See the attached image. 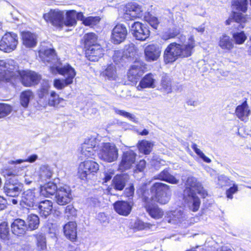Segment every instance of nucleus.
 <instances>
[{
    "label": "nucleus",
    "instance_id": "obj_3",
    "mask_svg": "<svg viewBox=\"0 0 251 251\" xmlns=\"http://www.w3.org/2000/svg\"><path fill=\"white\" fill-rule=\"evenodd\" d=\"M0 174L5 178L3 190L5 194L11 197L18 196L21 191L22 183L19 181L15 169L10 167H5L1 170Z\"/></svg>",
    "mask_w": 251,
    "mask_h": 251
},
{
    "label": "nucleus",
    "instance_id": "obj_18",
    "mask_svg": "<svg viewBox=\"0 0 251 251\" xmlns=\"http://www.w3.org/2000/svg\"><path fill=\"white\" fill-rule=\"evenodd\" d=\"M83 50L86 58L92 62L98 61L104 54V49L100 43Z\"/></svg>",
    "mask_w": 251,
    "mask_h": 251
},
{
    "label": "nucleus",
    "instance_id": "obj_51",
    "mask_svg": "<svg viewBox=\"0 0 251 251\" xmlns=\"http://www.w3.org/2000/svg\"><path fill=\"white\" fill-rule=\"evenodd\" d=\"M189 198H191L192 200L190 209L194 212L198 211L201 204L200 199L196 195V193L189 195Z\"/></svg>",
    "mask_w": 251,
    "mask_h": 251
},
{
    "label": "nucleus",
    "instance_id": "obj_11",
    "mask_svg": "<svg viewBox=\"0 0 251 251\" xmlns=\"http://www.w3.org/2000/svg\"><path fill=\"white\" fill-rule=\"evenodd\" d=\"M147 71V64L142 60L136 59L128 70L127 78L132 82H136Z\"/></svg>",
    "mask_w": 251,
    "mask_h": 251
},
{
    "label": "nucleus",
    "instance_id": "obj_62",
    "mask_svg": "<svg viewBox=\"0 0 251 251\" xmlns=\"http://www.w3.org/2000/svg\"><path fill=\"white\" fill-rule=\"evenodd\" d=\"M165 161L159 158L153 159L151 161V165L156 169L160 168L164 165Z\"/></svg>",
    "mask_w": 251,
    "mask_h": 251
},
{
    "label": "nucleus",
    "instance_id": "obj_4",
    "mask_svg": "<svg viewBox=\"0 0 251 251\" xmlns=\"http://www.w3.org/2000/svg\"><path fill=\"white\" fill-rule=\"evenodd\" d=\"M50 71L52 74H58L65 77L64 79L56 78L53 80V86L57 90H62L66 86L72 84L76 75L75 69L69 64H67L61 67L51 66Z\"/></svg>",
    "mask_w": 251,
    "mask_h": 251
},
{
    "label": "nucleus",
    "instance_id": "obj_30",
    "mask_svg": "<svg viewBox=\"0 0 251 251\" xmlns=\"http://www.w3.org/2000/svg\"><path fill=\"white\" fill-rule=\"evenodd\" d=\"M35 189H28L22 194V202L29 207L34 206L36 199Z\"/></svg>",
    "mask_w": 251,
    "mask_h": 251
},
{
    "label": "nucleus",
    "instance_id": "obj_45",
    "mask_svg": "<svg viewBox=\"0 0 251 251\" xmlns=\"http://www.w3.org/2000/svg\"><path fill=\"white\" fill-rule=\"evenodd\" d=\"M64 25L73 26L76 25V11L75 10H67L66 12V18L64 20Z\"/></svg>",
    "mask_w": 251,
    "mask_h": 251
},
{
    "label": "nucleus",
    "instance_id": "obj_57",
    "mask_svg": "<svg viewBox=\"0 0 251 251\" xmlns=\"http://www.w3.org/2000/svg\"><path fill=\"white\" fill-rule=\"evenodd\" d=\"M192 149L201 158L202 160L206 162L209 163L211 162V160L208 157L205 155L202 151L197 148V145L195 143H193L191 146Z\"/></svg>",
    "mask_w": 251,
    "mask_h": 251
},
{
    "label": "nucleus",
    "instance_id": "obj_39",
    "mask_svg": "<svg viewBox=\"0 0 251 251\" xmlns=\"http://www.w3.org/2000/svg\"><path fill=\"white\" fill-rule=\"evenodd\" d=\"M38 209L41 216L47 217L52 211V202L50 200L43 201L39 203Z\"/></svg>",
    "mask_w": 251,
    "mask_h": 251
},
{
    "label": "nucleus",
    "instance_id": "obj_61",
    "mask_svg": "<svg viewBox=\"0 0 251 251\" xmlns=\"http://www.w3.org/2000/svg\"><path fill=\"white\" fill-rule=\"evenodd\" d=\"M45 228L49 234H55L57 230V226L53 223H49L47 224Z\"/></svg>",
    "mask_w": 251,
    "mask_h": 251
},
{
    "label": "nucleus",
    "instance_id": "obj_32",
    "mask_svg": "<svg viewBox=\"0 0 251 251\" xmlns=\"http://www.w3.org/2000/svg\"><path fill=\"white\" fill-rule=\"evenodd\" d=\"M151 192V189H149L147 184L145 183L141 185L136 191L138 196L141 199L144 204L153 201L151 200V197L150 198Z\"/></svg>",
    "mask_w": 251,
    "mask_h": 251
},
{
    "label": "nucleus",
    "instance_id": "obj_8",
    "mask_svg": "<svg viewBox=\"0 0 251 251\" xmlns=\"http://www.w3.org/2000/svg\"><path fill=\"white\" fill-rule=\"evenodd\" d=\"M185 189L183 191L182 198L186 202H188L189 195L196 193L193 190L195 188L198 194L201 195L202 198H205L208 196L207 192L205 191L201 183L198 182L196 178L194 177H189L186 181Z\"/></svg>",
    "mask_w": 251,
    "mask_h": 251
},
{
    "label": "nucleus",
    "instance_id": "obj_42",
    "mask_svg": "<svg viewBox=\"0 0 251 251\" xmlns=\"http://www.w3.org/2000/svg\"><path fill=\"white\" fill-rule=\"evenodd\" d=\"M38 250L43 251L47 249V241L45 234L38 232L33 235Z\"/></svg>",
    "mask_w": 251,
    "mask_h": 251
},
{
    "label": "nucleus",
    "instance_id": "obj_63",
    "mask_svg": "<svg viewBox=\"0 0 251 251\" xmlns=\"http://www.w3.org/2000/svg\"><path fill=\"white\" fill-rule=\"evenodd\" d=\"M116 113L118 115L127 118L129 120H132L134 118V117L131 114L123 110H116Z\"/></svg>",
    "mask_w": 251,
    "mask_h": 251
},
{
    "label": "nucleus",
    "instance_id": "obj_12",
    "mask_svg": "<svg viewBox=\"0 0 251 251\" xmlns=\"http://www.w3.org/2000/svg\"><path fill=\"white\" fill-rule=\"evenodd\" d=\"M64 12L58 9H50L43 14V18L57 28L62 29L64 26Z\"/></svg>",
    "mask_w": 251,
    "mask_h": 251
},
{
    "label": "nucleus",
    "instance_id": "obj_43",
    "mask_svg": "<svg viewBox=\"0 0 251 251\" xmlns=\"http://www.w3.org/2000/svg\"><path fill=\"white\" fill-rule=\"evenodd\" d=\"M34 94L30 89H27L21 92L20 96L21 105L24 108L28 107L30 100L33 98Z\"/></svg>",
    "mask_w": 251,
    "mask_h": 251
},
{
    "label": "nucleus",
    "instance_id": "obj_17",
    "mask_svg": "<svg viewBox=\"0 0 251 251\" xmlns=\"http://www.w3.org/2000/svg\"><path fill=\"white\" fill-rule=\"evenodd\" d=\"M161 53V47L156 44H149L144 49L145 58L148 62L156 61Z\"/></svg>",
    "mask_w": 251,
    "mask_h": 251
},
{
    "label": "nucleus",
    "instance_id": "obj_53",
    "mask_svg": "<svg viewBox=\"0 0 251 251\" xmlns=\"http://www.w3.org/2000/svg\"><path fill=\"white\" fill-rule=\"evenodd\" d=\"M12 111V106L5 103H0V119L7 116Z\"/></svg>",
    "mask_w": 251,
    "mask_h": 251
},
{
    "label": "nucleus",
    "instance_id": "obj_22",
    "mask_svg": "<svg viewBox=\"0 0 251 251\" xmlns=\"http://www.w3.org/2000/svg\"><path fill=\"white\" fill-rule=\"evenodd\" d=\"M80 42L83 47V50H85L99 44L98 36L93 32L86 33L84 34Z\"/></svg>",
    "mask_w": 251,
    "mask_h": 251
},
{
    "label": "nucleus",
    "instance_id": "obj_56",
    "mask_svg": "<svg viewBox=\"0 0 251 251\" xmlns=\"http://www.w3.org/2000/svg\"><path fill=\"white\" fill-rule=\"evenodd\" d=\"M64 213L67 217L68 219L75 218L77 216L76 210L72 204H69L66 206Z\"/></svg>",
    "mask_w": 251,
    "mask_h": 251
},
{
    "label": "nucleus",
    "instance_id": "obj_16",
    "mask_svg": "<svg viewBox=\"0 0 251 251\" xmlns=\"http://www.w3.org/2000/svg\"><path fill=\"white\" fill-rule=\"evenodd\" d=\"M127 35V30L126 26L122 24H117L113 28L111 35V40L114 44H120L123 42Z\"/></svg>",
    "mask_w": 251,
    "mask_h": 251
},
{
    "label": "nucleus",
    "instance_id": "obj_54",
    "mask_svg": "<svg viewBox=\"0 0 251 251\" xmlns=\"http://www.w3.org/2000/svg\"><path fill=\"white\" fill-rule=\"evenodd\" d=\"M100 21L99 16H89L86 18L84 22V25L93 27L99 24Z\"/></svg>",
    "mask_w": 251,
    "mask_h": 251
},
{
    "label": "nucleus",
    "instance_id": "obj_50",
    "mask_svg": "<svg viewBox=\"0 0 251 251\" xmlns=\"http://www.w3.org/2000/svg\"><path fill=\"white\" fill-rule=\"evenodd\" d=\"M232 182H233V181L231 180L229 177L225 175H221L217 178V184L219 188H223L230 186Z\"/></svg>",
    "mask_w": 251,
    "mask_h": 251
},
{
    "label": "nucleus",
    "instance_id": "obj_7",
    "mask_svg": "<svg viewBox=\"0 0 251 251\" xmlns=\"http://www.w3.org/2000/svg\"><path fill=\"white\" fill-rule=\"evenodd\" d=\"M170 186L162 183L155 182L151 188V191L153 194L151 200L156 201L161 204H166L170 200L167 192L170 190Z\"/></svg>",
    "mask_w": 251,
    "mask_h": 251
},
{
    "label": "nucleus",
    "instance_id": "obj_38",
    "mask_svg": "<svg viewBox=\"0 0 251 251\" xmlns=\"http://www.w3.org/2000/svg\"><path fill=\"white\" fill-rule=\"evenodd\" d=\"M101 74L109 80H115L118 77L117 69L115 65L112 63L108 64Z\"/></svg>",
    "mask_w": 251,
    "mask_h": 251
},
{
    "label": "nucleus",
    "instance_id": "obj_29",
    "mask_svg": "<svg viewBox=\"0 0 251 251\" xmlns=\"http://www.w3.org/2000/svg\"><path fill=\"white\" fill-rule=\"evenodd\" d=\"M58 189L55 183L50 181L40 187V193L43 196L49 198L56 194Z\"/></svg>",
    "mask_w": 251,
    "mask_h": 251
},
{
    "label": "nucleus",
    "instance_id": "obj_21",
    "mask_svg": "<svg viewBox=\"0 0 251 251\" xmlns=\"http://www.w3.org/2000/svg\"><path fill=\"white\" fill-rule=\"evenodd\" d=\"M115 211L119 215L127 216L131 212L132 206L130 202L125 201H117L113 204Z\"/></svg>",
    "mask_w": 251,
    "mask_h": 251
},
{
    "label": "nucleus",
    "instance_id": "obj_2",
    "mask_svg": "<svg viewBox=\"0 0 251 251\" xmlns=\"http://www.w3.org/2000/svg\"><path fill=\"white\" fill-rule=\"evenodd\" d=\"M196 43L193 35L190 36L188 42L181 44L173 42L166 47L163 53V59L165 63H173L178 58H188L194 52Z\"/></svg>",
    "mask_w": 251,
    "mask_h": 251
},
{
    "label": "nucleus",
    "instance_id": "obj_19",
    "mask_svg": "<svg viewBox=\"0 0 251 251\" xmlns=\"http://www.w3.org/2000/svg\"><path fill=\"white\" fill-rule=\"evenodd\" d=\"M126 175L116 174L113 178L110 185L106 188L107 193L111 194L113 188L116 191H122L126 186Z\"/></svg>",
    "mask_w": 251,
    "mask_h": 251
},
{
    "label": "nucleus",
    "instance_id": "obj_9",
    "mask_svg": "<svg viewBox=\"0 0 251 251\" xmlns=\"http://www.w3.org/2000/svg\"><path fill=\"white\" fill-rule=\"evenodd\" d=\"M99 156L101 160L105 162H112L118 157V150L113 143H103L99 153Z\"/></svg>",
    "mask_w": 251,
    "mask_h": 251
},
{
    "label": "nucleus",
    "instance_id": "obj_23",
    "mask_svg": "<svg viewBox=\"0 0 251 251\" xmlns=\"http://www.w3.org/2000/svg\"><path fill=\"white\" fill-rule=\"evenodd\" d=\"M63 230L66 238L72 242L77 239V225L75 222L69 221L63 226Z\"/></svg>",
    "mask_w": 251,
    "mask_h": 251
},
{
    "label": "nucleus",
    "instance_id": "obj_47",
    "mask_svg": "<svg viewBox=\"0 0 251 251\" xmlns=\"http://www.w3.org/2000/svg\"><path fill=\"white\" fill-rule=\"evenodd\" d=\"M112 59L116 65L123 66L127 62H128L124 55L123 51L121 50H115L112 56Z\"/></svg>",
    "mask_w": 251,
    "mask_h": 251
},
{
    "label": "nucleus",
    "instance_id": "obj_49",
    "mask_svg": "<svg viewBox=\"0 0 251 251\" xmlns=\"http://www.w3.org/2000/svg\"><path fill=\"white\" fill-rule=\"evenodd\" d=\"M27 227L33 230L37 229L39 225L40 221L38 216L35 214H30L27 218Z\"/></svg>",
    "mask_w": 251,
    "mask_h": 251
},
{
    "label": "nucleus",
    "instance_id": "obj_64",
    "mask_svg": "<svg viewBox=\"0 0 251 251\" xmlns=\"http://www.w3.org/2000/svg\"><path fill=\"white\" fill-rule=\"evenodd\" d=\"M41 175L42 176L44 177L45 179H50L51 178V177L52 176V173L51 172V171L50 170L48 169L47 168H46V169H43L41 171Z\"/></svg>",
    "mask_w": 251,
    "mask_h": 251
},
{
    "label": "nucleus",
    "instance_id": "obj_48",
    "mask_svg": "<svg viewBox=\"0 0 251 251\" xmlns=\"http://www.w3.org/2000/svg\"><path fill=\"white\" fill-rule=\"evenodd\" d=\"M180 34V31L176 28H169L162 33L161 38L164 41L175 39Z\"/></svg>",
    "mask_w": 251,
    "mask_h": 251
},
{
    "label": "nucleus",
    "instance_id": "obj_31",
    "mask_svg": "<svg viewBox=\"0 0 251 251\" xmlns=\"http://www.w3.org/2000/svg\"><path fill=\"white\" fill-rule=\"evenodd\" d=\"M21 38L23 45L27 48H33L36 46V37L34 34L29 31L22 32Z\"/></svg>",
    "mask_w": 251,
    "mask_h": 251
},
{
    "label": "nucleus",
    "instance_id": "obj_33",
    "mask_svg": "<svg viewBox=\"0 0 251 251\" xmlns=\"http://www.w3.org/2000/svg\"><path fill=\"white\" fill-rule=\"evenodd\" d=\"M219 46L226 52H230L234 48V45L230 37L224 34L219 38Z\"/></svg>",
    "mask_w": 251,
    "mask_h": 251
},
{
    "label": "nucleus",
    "instance_id": "obj_24",
    "mask_svg": "<svg viewBox=\"0 0 251 251\" xmlns=\"http://www.w3.org/2000/svg\"><path fill=\"white\" fill-rule=\"evenodd\" d=\"M96 142L94 140L88 139L82 145L81 147V154L84 157L89 158H93L96 152Z\"/></svg>",
    "mask_w": 251,
    "mask_h": 251
},
{
    "label": "nucleus",
    "instance_id": "obj_46",
    "mask_svg": "<svg viewBox=\"0 0 251 251\" xmlns=\"http://www.w3.org/2000/svg\"><path fill=\"white\" fill-rule=\"evenodd\" d=\"M10 233L7 221H2L0 223V239L3 241L9 240Z\"/></svg>",
    "mask_w": 251,
    "mask_h": 251
},
{
    "label": "nucleus",
    "instance_id": "obj_6",
    "mask_svg": "<svg viewBox=\"0 0 251 251\" xmlns=\"http://www.w3.org/2000/svg\"><path fill=\"white\" fill-rule=\"evenodd\" d=\"M99 170L100 165L97 162L87 158L79 164L77 175L81 180L87 181L92 177L96 176Z\"/></svg>",
    "mask_w": 251,
    "mask_h": 251
},
{
    "label": "nucleus",
    "instance_id": "obj_13",
    "mask_svg": "<svg viewBox=\"0 0 251 251\" xmlns=\"http://www.w3.org/2000/svg\"><path fill=\"white\" fill-rule=\"evenodd\" d=\"M130 30L132 34L137 40L144 41L150 36L149 27L140 22H134L131 25Z\"/></svg>",
    "mask_w": 251,
    "mask_h": 251
},
{
    "label": "nucleus",
    "instance_id": "obj_28",
    "mask_svg": "<svg viewBox=\"0 0 251 251\" xmlns=\"http://www.w3.org/2000/svg\"><path fill=\"white\" fill-rule=\"evenodd\" d=\"M155 79L154 78L153 75L149 73L146 74L140 80L137 89L141 90L145 88H154L155 87Z\"/></svg>",
    "mask_w": 251,
    "mask_h": 251
},
{
    "label": "nucleus",
    "instance_id": "obj_27",
    "mask_svg": "<svg viewBox=\"0 0 251 251\" xmlns=\"http://www.w3.org/2000/svg\"><path fill=\"white\" fill-rule=\"evenodd\" d=\"M155 179L164 181L172 184H176L179 180L170 173V168H165L154 176Z\"/></svg>",
    "mask_w": 251,
    "mask_h": 251
},
{
    "label": "nucleus",
    "instance_id": "obj_60",
    "mask_svg": "<svg viewBox=\"0 0 251 251\" xmlns=\"http://www.w3.org/2000/svg\"><path fill=\"white\" fill-rule=\"evenodd\" d=\"M146 167V161L144 159H141L136 164L134 172L135 173L142 172L144 171Z\"/></svg>",
    "mask_w": 251,
    "mask_h": 251
},
{
    "label": "nucleus",
    "instance_id": "obj_55",
    "mask_svg": "<svg viewBox=\"0 0 251 251\" xmlns=\"http://www.w3.org/2000/svg\"><path fill=\"white\" fill-rule=\"evenodd\" d=\"M37 95L39 99L43 100L45 102V101L49 97V86H42L37 91Z\"/></svg>",
    "mask_w": 251,
    "mask_h": 251
},
{
    "label": "nucleus",
    "instance_id": "obj_58",
    "mask_svg": "<svg viewBox=\"0 0 251 251\" xmlns=\"http://www.w3.org/2000/svg\"><path fill=\"white\" fill-rule=\"evenodd\" d=\"M231 185L226 191V197L229 199H232L233 195L238 191V186L237 184L232 182Z\"/></svg>",
    "mask_w": 251,
    "mask_h": 251
},
{
    "label": "nucleus",
    "instance_id": "obj_36",
    "mask_svg": "<svg viewBox=\"0 0 251 251\" xmlns=\"http://www.w3.org/2000/svg\"><path fill=\"white\" fill-rule=\"evenodd\" d=\"M238 25H233L232 26L233 33L232 37L235 43L238 45L243 44L246 40L247 37L244 31H240L243 28H238Z\"/></svg>",
    "mask_w": 251,
    "mask_h": 251
},
{
    "label": "nucleus",
    "instance_id": "obj_25",
    "mask_svg": "<svg viewBox=\"0 0 251 251\" xmlns=\"http://www.w3.org/2000/svg\"><path fill=\"white\" fill-rule=\"evenodd\" d=\"M11 231L15 235L21 236L25 234L27 225L24 220L17 218L11 224Z\"/></svg>",
    "mask_w": 251,
    "mask_h": 251
},
{
    "label": "nucleus",
    "instance_id": "obj_10",
    "mask_svg": "<svg viewBox=\"0 0 251 251\" xmlns=\"http://www.w3.org/2000/svg\"><path fill=\"white\" fill-rule=\"evenodd\" d=\"M18 44V35L12 32H6L0 40V50L9 53L15 50Z\"/></svg>",
    "mask_w": 251,
    "mask_h": 251
},
{
    "label": "nucleus",
    "instance_id": "obj_34",
    "mask_svg": "<svg viewBox=\"0 0 251 251\" xmlns=\"http://www.w3.org/2000/svg\"><path fill=\"white\" fill-rule=\"evenodd\" d=\"M123 52L128 62H130L138 55V49L134 44L130 43L125 46Z\"/></svg>",
    "mask_w": 251,
    "mask_h": 251
},
{
    "label": "nucleus",
    "instance_id": "obj_20",
    "mask_svg": "<svg viewBox=\"0 0 251 251\" xmlns=\"http://www.w3.org/2000/svg\"><path fill=\"white\" fill-rule=\"evenodd\" d=\"M56 201L60 205H65L72 200L71 190L68 187H60L55 195Z\"/></svg>",
    "mask_w": 251,
    "mask_h": 251
},
{
    "label": "nucleus",
    "instance_id": "obj_26",
    "mask_svg": "<svg viewBox=\"0 0 251 251\" xmlns=\"http://www.w3.org/2000/svg\"><path fill=\"white\" fill-rule=\"evenodd\" d=\"M144 207L149 215L154 219H161L164 215L163 211L152 201L144 204Z\"/></svg>",
    "mask_w": 251,
    "mask_h": 251
},
{
    "label": "nucleus",
    "instance_id": "obj_52",
    "mask_svg": "<svg viewBox=\"0 0 251 251\" xmlns=\"http://www.w3.org/2000/svg\"><path fill=\"white\" fill-rule=\"evenodd\" d=\"M144 19L153 28L155 29L157 28L159 22L156 17L152 16L150 13H147L145 15Z\"/></svg>",
    "mask_w": 251,
    "mask_h": 251
},
{
    "label": "nucleus",
    "instance_id": "obj_44",
    "mask_svg": "<svg viewBox=\"0 0 251 251\" xmlns=\"http://www.w3.org/2000/svg\"><path fill=\"white\" fill-rule=\"evenodd\" d=\"M153 146V143L146 140L139 141L137 145L140 152L145 155H148L151 152Z\"/></svg>",
    "mask_w": 251,
    "mask_h": 251
},
{
    "label": "nucleus",
    "instance_id": "obj_14",
    "mask_svg": "<svg viewBox=\"0 0 251 251\" xmlns=\"http://www.w3.org/2000/svg\"><path fill=\"white\" fill-rule=\"evenodd\" d=\"M143 15L142 6L136 2L127 3L125 6L124 17L126 20L141 18Z\"/></svg>",
    "mask_w": 251,
    "mask_h": 251
},
{
    "label": "nucleus",
    "instance_id": "obj_59",
    "mask_svg": "<svg viewBox=\"0 0 251 251\" xmlns=\"http://www.w3.org/2000/svg\"><path fill=\"white\" fill-rule=\"evenodd\" d=\"M134 186L133 184H130L126 188L124 192V195L128 200H132L134 195Z\"/></svg>",
    "mask_w": 251,
    "mask_h": 251
},
{
    "label": "nucleus",
    "instance_id": "obj_5",
    "mask_svg": "<svg viewBox=\"0 0 251 251\" xmlns=\"http://www.w3.org/2000/svg\"><path fill=\"white\" fill-rule=\"evenodd\" d=\"M231 6L236 10L232 11L231 19L239 24L238 28H244L248 21V0H233Z\"/></svg>",
    "mask_w": 251,
    "mask_h": 251
},
{
    "label": "nucleus",
    "instance_id": "obj_1",
    "mask_svg": "<svg viewBox=\"0 0 251 251\" xmlns=\"http://www.w3.org/2000/svg\"><path fill=\"white\" fill-rule=\"evenodd\" d=\"M41 77L34 71L21 69L19 64L13 59H0V87L9 84L16 87L21 82L26 87L37 85Z\"/></svg>",
    "mask_w": 251,
    "mask_h": 251
},
{
    "label": "nucleus",
    "instance_id": "obj_37",
    "mask_svg": "<svg viewBox=\"0 0 251 251\" xmlns=\"http://www.w3.org/2000/svg\"><path fill=\"white\" fill-rule=\"evenodd\" d=\"M173 84L172 79L168 75H165L161 78L159 90L166 94L172 92Z\"/></svg>",
    "mask_w": 251,
    "mask_h": 251
},
{
    "label": "nucleus",
    "instance_id": "obj_15",
    "mask_svg": "<svg viewBox=\"0 0 251 251\" xmlns=\"http://www.w3.org/2000/svg\"><path fill=\"white\" fill-rule=\"evenodd\" d=\"M136 156V154L131 150L124 151L119 163L118 170L123 172L130 169L135 162Z\"/></svg>",
    "mask_w": 251,
    "mask_h": 251
},
{
    "label": "nucleus",
    "instance_id": "obj_41",
    "mask_svg": "<svg viewBox=\"0 0 251 251\" xmlns=\"http://www.w3.org/2000/svg\"><path fill=\"white\" fill-rule=\"evenodd\" d=\"M63 101L64 99L60 97L54 91H52L50 93L49 97L45 101V103L50 106L57 107Z\"/></svg>",
    "mask_w": 251,
    "mask_h": 251
},
{
    "label": "nucleus",
    "instance_id": "obj_40",
    "mask_svg": "<svg viewBox=\"0 0 251 251\" xmlns=\"http://www.w3.org/2000/svg\"><path fill=\"white\" fill-rule=\"evenodd\" d=\"M39 55L42 61L45 63L51 62L56 57L55 50L51 48L40 50Z\"/></svg>",
    "mask_w": 251,
    "mask_h": 251
},
{
    "label": "nucleus",
    "instance_id": "obj_35",
    "mask_svg": "<svg viewBox=\"0 0 251 251\" xmlns=\"http://www.w3.org/2000/svg\"><path fill=\"white\" fill-rule=\"evenodd\" d=\"M235 114L242 121H244L245 118L249 116L250 114V110L246 100L236 107Z\"/></svg>",
    "mask_w": 251,
    "mask_h": 251
}]
</instances>
